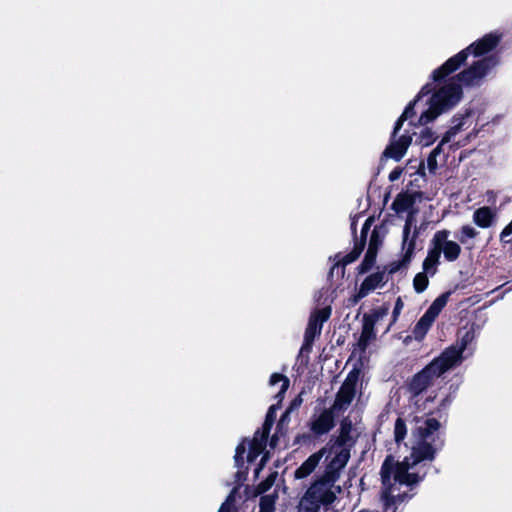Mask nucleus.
I'll use <instances>...</instances> for the list:
<instances>
[{
    "label": "nucleus",
    "mask_w": 512,
    "mask_h": 512,
    "mask_svg": "<svg viewBox=\"0 0 512 512\" xmlns=\"http://www.w3.org/2000/svg\"><path fill=\"white\" fill-rule=\"evenodd\" d=\"M495 220L496 213L488 206L480 207L473 213V222L480 228L491 227Z\"/></svg>",
    "instance_id": "5701e85b"
},
{
    "label": "nucleus",
    "mask_w": 512,
    "mask_h": 512,
    "mask_svg": "<svg viewBox=\"0 0 512 512\" xmlns=\"http://www.w3.org/2000/svg\"><path fill=\"white\" fill-rule=\"evenodd\" d=\"M502 34L498 32H490L485 34L482 38L474 41L465 49H468V56L473 55L474 57H485L490 52L494 51L500 44Z\"/></svg>",
    "instance_id": "6e6552de"
},
{
    "label": "nucleus",
    "mask_w": 512,
    "mask_h": 512,
    "mask_svg": "<svg viewBox=\"0 0 512 512\" xmlns=\"http://www.w3.org/2000/svg\"><path fill=\"white\" fill-rule=\"evenodd\" d=\"M428 276H430L429 273H426L424 271L419 272L414 276L413 287L415 292L422 293L427 289L429 285Z\"/></svg>",
    "instance_id": "4c0bfd02"
},
{
    "label": "nucleus",
    "mask_w": 512,
    "mask_h": 512,
    "mask_svg": "<svg viewBox=\"0 0 512 512\" xmlns=\"http://www.w3.org/2000/svg\"><path fill=\"white\" fill-rule=\"evenodd\" d=\"M473 114L472 109H466L464 113H458L451 119L452 126L444 133L441 143L445 145L450 142L451 139L463 129L465 120Z\"/></svg>",
    "instance_id": "6ab92c4d"
},
{
    "label": "nucleus",
    "mask_w": 512,
    "mask_h": 512,
    "mask_svg": "<svg viewBox=\"0 0 512 512\" xmlns=\"http://www.w3.org/2000/svg\"><path fill=\"white\" fill-rule=\"evenodd\" d=\"M281 382V388L279 392L275 395V399L277 400V403L275 405H279V408L282 405V401L285 397L286 391L289 389L290 386V380L287 376L281 374V373H273L270 376L269 384L270 385H276L277 383Z\"/></svg>",
    "instance_id": "cd10ccee"
},
{
    "label": "nucleus",
    "mask_w": 512,
    "mask_h": 512,
    "mask_svg": "<svg viewBox=\"0 0 512 512\" xmlns=\"http://www.w3.org/2000/svg\"><path fill=\"white\" fill-rule=\"evenodd\" d=\"M452 294V291H446L442 294H440L428 307V309L425 311L426 314H428L431 318L436 320V318L439 316L441 311L445 308L447 305L449 298Z\"/></svg>",
    "instance_id": "bb28decb"
},
{
    "label": "nucleus",
    "mask_w": 512,
    "mask_h": 512,
    "mask_svg": "<svg viewBox=\"0 0 512 512\" xmlns=\"http://www.w3.org/2000/svg\"><path fill=\"white\" fill-rule=\"evenodd\" d=\"M366 296H367L366 294H361V289L359 288L357 293L354 294L353 296H351L348 299V305L347 306H354V305H356L361 299H363Z\"/></svg>",
    "instance_id": "052dcab7"
},
{
    "label": "nucleus",
    "mask_w": 512,
    "mask_h": 512,
    "mask_svg": "<svg viewBox=\"0 0 512 512\" xmlns=\"http://www.w3.org/2000/svg\"><path fill=\"white\" fill-rule=\"evenodd\" d=\"M416 195L408 192H400L394 199L391 209L396 213H402L413 207Z\"/></svg>",
    "instance_id": "393cba45"
},
{
    "label": "nucleus",
    "mask_w": 512,
    "mask_h": 512,
    "mask_svg": "<svg viewBox=\"0 0 512 512\" xmlns=\"http://www.w3.org/2000/svg\"><path fill=\"white\" fill-rule=\"evenodd\" d=\"M277 477V472H272L268 477L262 480L257 486L256 491L258 494H263L271 489Z\"/></svg>",
    "instance_id": "37998d69"
},
{
    "label": "nucleus",
    "mask_w": 512,
    "mask_h": 512,
    "mask_svg": "<svg viewBox=\"0 0 512 512\" xmlns=\"http://www.w3.org/2000/svg\"><path fill=\"white\" fill-rule=\"evenodd\" d=\"M503 248L507 245H512V234L508 233L503 239H499Z\"/></svg>",
    "instance_id": "69168bd1"
},
{
    "label": "nucleus",
    "mask_w": 512,
    "mask_h": 512,
    "mask_svg": "<svg viewBox=\"0 0 512 512\" xmlns=\"http://www.w3.org/2000/svg\"><path fill=\"white\" fill-rule=\"evenodd\" d=\"M451 356L440 354L406 381V389L412 397H418L433 381L452 369Z\"/></svg>",
    "instance_id": "f03ea898"
},
{
    "label": "nucleus",
    "mask_w": 512,
    "mask_h": 512,
    "mask_svg": "<svg viewBox=\"0 0 512 512\" xmlns=\"http://www.w3.org/2000/svg\"><path fill=\"white\" fill-rule=\"evenodd\" d=\"M365 248L364 241H358L356 240L354 243L353 249L347 253L345 256L342 257L341 260H339L329 271V277H332L334 270L337 269V273H341V277H344L345 274V267L348 264L353 263L356 261L361 253L363 252Z\"/></svg>",
    "instance_id": "dca6fc26"
},
{
    "label": "nucleus",
    "mask_w": 512,
    "mask_h": 512,
    "mask_svg": "<svg viewBox=\"0 0 512 512\" xmlns=\"http://www.w3.org/2000/svg\"><path fill=\"white\" fill-rule=\"evenodd\" d=\"M353 430L352 421L345 417L340 422L339 435L332 443L329 451H333L336 446H348L353 447L356 443V439L352 437L351 432Z\"/></svg>",
    "instance_id": "4468645a"
},
{
    "label": "nucleus",
    "mask_w": 512,
    "mask_h": 512,
    "mask_svg": "<svg viewBox=\"0 0 512 512\" xmlns=\"http://www.w3.org/2000/svg\"><path fill=\"white\" fill-rule=\"evenodd\" d=\"M451 402L452 399L450 395L446 396L444 399L441 400L437 409L435 411H431L429 415H438L439 418H442V412H446ZM445 415H447V413H445Z\"/></svg>",
    "instance_id": "8fccbe9b"
},
{
    "label": "nucleus",
    "mask_w": 512,
    "mask_h": 512,
    "mask_svg": "<svg viewBox=\"0 0 512 512\" xmlns=\"http://www.w3.org/2000/svg\"><path fill=\"white\" fill-rule=\"evenodd\" d=\"M365 248L364 241H358L356 240L354 243L353 249L347 253L345 256L342 257L341 260H339L329 271V277H332L334 270L337 269V273H341V277H344L345 274V267L348 264L353 263L356 261L361 253L363 252Z\"/></svg>",
    "instance_id": "2eb2a0df"
},
{
    "label": "nucleus",
    "mask_w": 512,
    "mask_h": 512,
    "mask_svg": "<svg viewBox=\"0 0 512 512\" xmlns=\"http://www.w3.org/2000/svg\"><path fill=\"white\" fill-rule=\"evenodd\" d=\"M334 483H328L320 476L315 480L302 496L297 509L298 512H318L321 505H331L336 500L332 491Z\"/></svg>",
    "instance_id": "7ed1b4c3"
},
{
    "label": "nucleus",
    "mask_w": 512,
    "mask_h": 512,
    "mask_svg": "<svg viewBox=\"0 0 512 512\" xmlns=\"http://www.w3.org/2000/svg\"><path fill=\"white\" fill-rule=\"evenodd\" d=\"M260 512H275V498L264 495L259 502Z\"/></svg>",
    "instance_id": "c03bdc74"
},
{
    "label": "nucleus",
    "mask_w": 512,
    "mask_h": 512,
    "mask_svg": "<svg viewBox=\"0 0 512 512\" xmlns=\"http://www.w3.org/2000/svg\"><path fill=\"white\" fill-rule=\"evenodd\" d=\"M247 438H243L242 441L237 445L234 455V463L238 469L245 468L244 455L246 453Z\"/></svg>",
    "instance_id": "e433bc0d"
},
{
    "label": "nucleus",
    "mask_w": 512,
    "mask_h": 512,
    "mask_svg": "<svg viewBox=\"0 0 512 512\" xmlns=\"http://www.w3.org/2000/svg\"><path fill=\"white\" fill-rule=\"evenodd\" d=\"M373 222H374V218L373 217H369V218L366 219V221L364 222V224L362 226L361 238L358 241H364V245H366L367 234H368V232L370 230V227H371Z\"/></svg>",
    "instance_id": "603ef678"
},
{
    "label": "nucleus",
    "mask_w": 512,
    "mask_h": 512,
    "mask_svg": "<svg viewBox=\"0 0 512 512\" xmlns=\"http://www.w3.org/2000/svg\"><path fill=\"white\" fill-rule=\"evenodd\" d=\"M444 446V440L440 439L437 435L436 438H432V441L419 440L412 447L410 456H407L411 461L412 465L417 467L425 461L432 462L436 458L438 450H441Z\"/></svg>",
    "instance_id": "39448f33"
},
{
    "label": "nucleus",
    "mask_w": 512,
    "mask_h": 512,
    "mask_svg": "<svg viewBox=\"0 0 512 512\" xmlns=\"http://www.w3.org/2000/svg\"><path fill=\"white\" fill-rule=\"evenodd\" d=\"M441 423L435 417H427L422 425L416 428L417 437L419 440L428 441L430 438H434V434L439 431Z\"/></svg>",
    "instance_id": "4be33fe9"
},
{
    "label": "nucleus",
    "mask_w": 512,
    "mask_h": 512,
    "mask_svg": "<svg viewBox=\"0 0 512 512\" xmlns=\"http://www.w3.org/2000/svg\"><path fill=\"white\" fill-rule=\"evenodd\" d=\"M408 120L406 117H404L402 114L400 115V117L396 120L395 124H394V127H393V131L391 133V136L393 137H397L399 131L401 130L402 126H403V123Z\"/></svg>",
    "instance_id": "bf43d9fd"
},
{
    "label": "nucleus",
    "mask_w": 512,
    "mask_h": 512,
    "mask_svg": "<svg viewBox=\"0 0 512 512\" xmlns=\"http://www.w3.org/2000/svg\"><path fill=\"white\" fill-rule=\"evenodd\" d=\"M280 437H284V435H281V433H278V431L276 430L269 441V445L271 448L274 449L277 446V443H278V440Z\"/></svg>",
    "instance_id": "0e129e2a"
},
{
    "label": "nucleus",
    "mask_w": 512,
    "mask_h": 512,
    "mask_svg": "<svg viewBox=\"0 0 512 512\" xmlns=\"http://www.w3.org/2000/svg\"><path fill=\"white\" fill-rule=\"evenodd\" d=\"M268 439L269 437L264 435L259 441L257 439L248 440L249 450L247 453V461L249 463H253L260 454L264 453Z\"/></svg>",
    "instance_id": "c85d7f7f"
},
{
    "label": "nucleus",
    "mask_w": 512,
    "mask_h": 512,
    "mask_svg": "<svg viewBox=\"0 0 512 512\" xmlns=\"http://www.w3.org/2000/svg\"><path fill=\"white\" fill-rule=\"evenodd\" d=\"M359 370L358 369H352L344 382L342 383V386L347 387L352 390H356L357 382L359 380Z\"/></svg>",
    "instance_id": "49530a36"
},
{
    "label": "nucleus",
    "mask_w": 512,
    "mask_h": 512,
    "mask_svg": "<svg viewBox=\"0 0 512 512\" xmlns=\"http://www.w3.org/2000/svg\"><path fill=\"white\" fill-rule=\"evenodd\" d=\"M441 255L438 249L431 245L428 249L427 256L422 263L423 271L429 273L430 276H434L438 271V265L440 264Z\"/></svg>",
    "instance_id": "a878e982"
},
{
    "label": "nucleus",
    "mask_w": 512,
    "mask_h": 512,
    "mask_svg": "<svg viewBox=\"0 0 512 512\" xmlns=\"http://www.w3.org/2000/svg\"><path fill=\"white\" fill-rule=\"evenodd\" d=\"M233 502H234V495H233V492H231L229 494V496L227 497V499L225 500V502H223L220 506V509L218 512H237L236 511V508L233 506Z\"/></svg>",
    "instance_id": "3c124183"
},
{
    "label": "nucleus",
    "mask_w": 512,
    "mask_h": 512,
    "mask_svg": "<svg viewBox=\"0 0 512 512\" xmlns=\"http://www.w3.org/2000/svg\"><path fill=\"white\" fill-rule=\"evenodd\" d=\"M411 135L405 133L400 137L390 136L389 144L386 146L380 157V166H383L387 159L400 161L406 154L409 146L411 145Z\"/></svg>",
    "instance_id": "0eeeda50"
},
{
    "label": "nucleus",
    "mask_w": 512,
    "mask_h": 512,
    "mask_svg": "<svg viewBox=\"0 0 512 512\" xmlns=\"http://www.w3.org/2000/svg\"><path fill=\"white\" fill-rule=\"evenodd\" d=\"M351 449L352 447L348 446H336L333 450V453L335 454L333 457L334 460L341 463L343 466H346L351 456ZM330 452L332 453V451Z\"/></svg>",
    "instance_id": "ea45409f"
},
{
    "label": "nucleus",
    "mask_w": 512,
    "mask_h": 512,
    "mask_svg": "<svg viewBox=\"0 0 512 512\" xmlns=\"http://www.w3.org/2000/svg\"><path fill=\"white\" fill-rule=\"evenodd\" d=\"M248 475V467H245L243 469H238V471L235 473V481L238 485H241L246 479Z\"/></svg>",
    "instance_id": "4d7b16f0"
},
{
    "label": "nucleus",
    "mask_w": 512,
    "mask_h": 512,
    "mask_svg": "<svg viewBox=\"0 0 512 512\" xmlns=\"http://www.w3.org/2000/svg\"><path fill=\"white\" fill-rule=\"evenodd\" d=\"M410 497L411 496L408 493H406V492H403L401 494L395 495L397 504L402 503L403 501L409 499Z\"/></svg>",
    "instance_id": "774afa93"
},
{
    "label": "nucleus",
    "mask_w": 512,
    "mask_h": 512,
    "mask_svg": "<svg viewBox=\"0 0 512 512\" xmlns=\"http://www.w3.org/2000/svg\"><path fill=\"white\" fill-rule=\"evenodd\" d=\"M314 341H315V339L304 335V341L301 346L300 352L301 353H310L312 351Z\"/></svg>",
    "instance_id": "6e6d98bb"
},
{
    "label": "nucleus",
    "mask_w": 512,
    "mask_h": 512,
    "mask_svg": "<svg viewBox=\"0 0 512 512\" xmlns=\"http://www.w3.org/2000/svg\"><path fill=\"white\" fill-rule=\"evenodd\" d=\"M434 321L435 320L433 318L424 313L413 328L414 338L416 340H422L430 330Z\"/></svg>",
    "instance_id": "c756f323"
},
{
    "label": "nucleus",
    "mask_w": 512,
    "mask_h": 512,
    "mask_svg": "<svg viewBox=\"0 0 512 512\" xmlns=\"http://www.w3.org/2000/svg\"><path fill=\"white\" fill-rule=\"evenodd\" d=\"M468 49H463L454 56L447 59L441 66L436 68L432 74L431 79L433 82H441L449 75L457 71L463 66L468 58Z\"/></svg>",
    "instance_id": "1a4fd4ad"
},
{
    "label": "nucleus",
    "mask_w": 512,
    "mask_h": 512,
    "mask_svg": "<svg viewBox=\"0 0 512 512\" xmlns=\"http://www.w3.org/2000/svg\"><path fill=\"white\" fill-rule=\"evenodd\" d=\"M376 337L375 326L362 319V330L355 349L359 350L361 353H365L370 343L374 341Z\"/></svg>",
    "instance_id": "412c9836"
},
{
    "label": "nucleus",
    "mask_w": 512,
    "mask_h": 512,
    "mask_svg": "<svg viewBox=\"0 0 512 512\" xmlns=\"http://www.w3.org/2000/svg\"><path fill=\"white\" fill-rule=\"evenodd\" d=\"M403 171H404V169L402 167H399V166L395 167L389 173V176H388L389 181L394 182V181L398 180L401 177Z\"/></svg>",
    "instance_id": "680f3d73"
},
{
    "label": "nucleus",
    "mask_w": 512,
    "mask_h": 512,
    "mask_svg": "<svg viewBox=\"0 0 512 512\" xmlns=\"http://www.w3.org/2000/svg\"><path fill=\"white\" fill-rule=\"evenodd\" d=\"M434 90L432 83H426L415 96L416 101H420L423 97L431 94Z\"/></svg>",
    "instance_id": "5fc2aeb1"
},
{
    "label": "nucleus",
    "mask_w": 512,
    "mask_h": 512,
    "mask_svg": "<svg viewBox=\"0 0 512 512\" xmlns=\"http://www.w3.org/2000/svg\"><path fill=\"white\" fill-rule=\"evenodd\" d=\"M302 398L301 395L296 396L294 399L291 400L289 406L286 408L285 411L291 414L292 411L298 409L302 404Z\"/></svg>",
    "instance_id": "13d9d810"
},
{
    "label": "nucleus",
    "mask_w": 512,
    "mask_h": 512,
    "mask_svg": "<svg viewBox=\"0 0 512 512\" xmlns=\"http://www.w3.org/2000/svg\"><path fill=\"white\" fill-rule=\"evenodd\" d=\"M407 435V426L403 418L398 417L394 425V440L397 444L401 443Z\"/></svg>",
    "instance_id": "a19ab883"
},
{
    "label": "nucleus",
    "mask_w": 512,
    "mask_h": 512,
    "mask_svg": "<svg viewBox=\"0 0 512 512\" xmlns=\"http://www.w3.org/2000/svg\"><path fill=\"white\" fill-rule=\"evenodd\" d=\"M330 316V306L321 309H315L309 317L304 335L316 339V337L320 336L323 324L330 318Z\"/></svg>",
    "instance_id": "f8f14e48"
},
{
    "label": "nucleus",
    "mask_w": 512,
    "mask_h": 512,
    "mask_svg": "<svg viewBox=\"0 0 512 512\" xmlns=\"http://www.w3.org/2000/svg\"><path fill=\"white\" fill-rule=\"evenodd\" d=\"M499 60L497 54L482 57L433 92L428 100V109L422 112L419 117V125L426 126L442 113L454 108L463 97L461 84L467 87L478 86L480 81L499 64Z\"/></svg>",
    "instance_id": "f257e3e1"
},
{
    "label": "nucleus",
    "mask_w": 512,
    "mask_h": 512,
    "mask_svg": "<svg viewBox=\"0 0 512 512\" xmlns=\"http://www.w3.org/2000/svg\"><path fill=\"white\" fill-rule=\"evenodd\" d=\"M384 272H375L368 275L360 285L361 294L368 295L378 287H382L386 283Z\"/></svg>",
    "instance_id": "b1692460"
},
{
    "label": "nucleus",
    "mask_w": 512,
    "mask_h": 512,
    "mask_svg": "<svg viewBox=\"0 0 512 512\" xmlns=\"http://www.w3.org/2000/svg\"><path fill=\"white\" fill-rule=\"evenodd\" d=\"M479 232L470 225H464L460 228L459 232L455 234L456 239L465 244L468 239H474L478 236Z\"/></svg>",
    "instance_id": "c9c22d12"
},
{
    "label": "nucleus",
    "mask_w": 512,
    "mask_h": 512,
    "mask_svg": "<svg viewBox=\"0 0 512 512\" xmlns=\"http://www.w3.org/2000/svg\"><path fill=\"white\" fill-rule=\"evenodd\" d=\"M473 335L470 331H467L461 338L460 345H451L443 350L441 354H448L451 356L452 369L461 364L463 360V352L467 348L468 344L472 341Z\"/></svg>",
    "instance_id": "a211bd4d"
},
{
    "label": "nucleus",
    "mask_w": 512,
    "mask_h": 512,
    "mask_svg": "<svg viewBox=\"0 0 512 512\" xmlns=\"http://www.w3.org/2000/svg\"><path fill=\"white\" fill-rule=\"evenodd\" d=\"M382 241L380 240L379 234L376 229L372 231L368 249L365 253L364 259L362 262L357 266V274L363 275L369 272L376 263V258L378 254L379 246L381 245Z\"/></svg>",
    "instance_id": "9d476101"
},
{
    "label": "nucleus",
    "mask_w": 512,
    "mask_h": 512,
    "mask_svg": "<svg viewBox=\"0 0 512 512\" xmlns=\"http://www.w3.org/2000/svg\"><path fill=\"white\" fill-rule=\"evenodd\" d=\"M429 469H430V465L427 466L426 464H422L419 467L418 471H416V472L408 471L406 478L403 481L402 485L412 487V486L420 483L426 477Z\"/></svg>",
    "instance_id": "2f4dec72"
},
{
    "label": "nucleus",
    "mask_w": 512,
    "mask_h": 512,
    "mask_svg": "<svg viewBox=\"0 0 512 512\" xmlns=\"http://www.w3.org/2000/svg\"><path fill=\"white\" fill-rule=\"evenodd\" d=\"M419 236V229L417 227L414 228V231L411 235V239L409 240L408 245L405 247L402 245V250L404 251L402 258L397 261L391 262L388 266V273L390 275H393L397 273L402 268H407L409 264L411 263L412 259L415 255V249H416V240Z\"/></svg>",
    "instance_id": "9b49d317"
},
{
    "label": "nucleus",
    "mask_w": 512,
    "mask_h": 512,
    "mask_svg": "<svg viewBox=\"0 0 512 512\" xmlns=\"http://www.w3.org/2000/svg\"><path fill=\"white\" fill-rule=\"evenodd\" d=\"M269 459V452H264L259 463L257 464V467H259V469H263L264 466L266 465V462L268 461Z\"/></svg>",
    "instance_id": "338daca9"
},
{
    "label": "nucleus",
    "mask_w": 512,
    "mask_h": 512,
    "mask_svg": "<svg viewBox=\"0 0 512 512\" xmlns=\"http://www.w3.org/2000/svg\"><path fill=\"white\" fill-rule=\"evenodd\" d=\"M336 411L332 408L324 409L319 416L310 424V430L316 436L328 433L335 426Z\"/></svg>",
    "instance_id": "ddd939ff"
},
{
    "label": "nucleus",
    "mask_w": 512,
    "mask_h": 512,
    "mask_svg": "<svg viewBox=\"0 0 512 512\" xmlns=\"http://www.w3.org/2000/svg\"><path fill=\"white\" fill-rule=\"evenodd\" d=\"M351 449L352 447L348 446H336L333 450V453L335 454L333 457L334 460L341 463L343 466H346L351 456ZM330 452L332 453V451Z\"/></svg>",
    "instance_id": "58836bf2"
},
{
    "label": "nucleus",
    "mask_w": 512,
    "mask_h": 512,
    "mask_svg": "<svg viewBox=\"0 0 512 512\" xmlns=\"http://www.w3.org/2000/svg\"><path fill=\"white\" fill-rule=\"evenodd\" d=\"M355 395L356 390L341 385L331 406L332 410H335L337 413L346 410L352 403Z\"/></svg>",
    "instance_id": "aec40b11"
},
{
    "label": "nucleus",
    "mask_w": 512,
    "mask_h": 512,
    "mask_svg": "<svg viewBox=\"0 0 512 512\" xmlns=\"http://www.w3.org/2000/svg\"><path fill=\"white\" fill-rule=\"evenodd\" d=\"M393 488L394 485H382L381 501L385 511L393 507V512H396L397 502L395 495L393 494Z\"/></svg>",
    "instance_id": "473e14b6"
},
{
    "label": "nucleus",
    "mask_w": 512,
    "mask_h": 512,
    "mask_svg": "<svg viewBox=\"0 0 512 512\" xmlns=\"http://www.w3.org/2000/svg\"><path fill=\"white\" fill-rule=\"evenodd\" d=\"M437 157H434L432 155H428L427 157V168L430 173H435L437 169Z\"/></svg>",
    "instance_id": "e2e57ef3"
},
{
    "label": "nucleus",
    "mask_w": 512,
    "mask_h": 512,
    "mask_svg": "<svg viewBox=\"0 0 512 512\" xmlns=\"http://www.w3.org/2000/svg\"><path fill=\"white\" fill-rule=\"evenodd\" d=\"M327 448L323 447L319 451L311 454L296 470H295V478L296 479H304L308 477L318 466L322 457L326 453Z\"/></svg>",
    "instance_id": "f3484780"
},
{
    "label": "nucleus",
    "mask_w": 512,
    "mask_h": 512,
    "mask_svg": "<svg viewBox=\"0 0 512 512\" xmlns=\"http://www.w3.org/2000/svg\"><path fill=\"white\" fill-rule=\"evenodd\" d=\"M345 468L341 463L332 458L325 466L324 473L321 475L328 483H336L340 477L341 471Z\"/></svg>",
    "instance_id": "7c9ffc66"
},
{
    "label": "nucleus",
    "mask_w": 512,
    "mask_h": 512,
    "mask_svg": "<svg viewBox=\"0 0 512 512\" xmlns=\"http://www.w3.org/2000/svg\"><path fill=\"white\" fill-rule=\"evenodd\" d=\"M414 468L415 465H412L407 456L402 461H396L394 456L389 454L385 457L380 468L381 483L382 485H394L393 478L394 482L402 485L408 471Z\"/></svg>",
    "instance_id": "20e7f679"
},
{
    "label": "nucleus",
    "mask_w": 512,
    "mask_h": 512,
    "mask_svg": "<svg viewBox=\"0 0 512 512\" xmlns=\"http://www.w3.org/2000/svg\"><path fill=\"white\" fill-rule=\"evenodd\" d=\"M279 409V405H271L268 408V411L266 413L264 423L262 425L263 427V434L266 437H269L271 429L275 423L276 420V411Z\"/></svg>",
    "instance_id": "f704fd0d"
},
{
    "label": "nucleus",
    "mask_w": 512,
    "mask_h": 512,
    "mask_svg": "<svg viewBox=\"0 0 512 512\" xmlns=\"http://www.w3.org/2000/svg\"><path fill=\"white\" fill-rule=\"evenodd\" d=\"M413 221H414L413 214L409 213L407 218H406L404 227H403V240H402V244H403L404 247L406 245H408L409 240L411 239L410 234H411V228H412V225H413Z\"/></svg>",
    "instance_id": "09e8293b"
},
{
    "label": "nucleus",
    "mask_w": 512,
    "mask_h": 512,
    "mask_svg": "<svg viewBox=\"0 0 512 512\" xmlns=\"http://www.w3.org/2000/svg\"><path fill=\"white\" fill-rule=\"evenodd\" d=\"M419 139H420V144L422 146L427 147V146L432 145L436 141L437 137L435 135V132L432 131L431 128L425 127L421 131V133L419 135Z\"/></svg>",
    "instance_id": "79ce46f5"
},
{
    "label": "nucleus",
    "mask_w": 512,
    "mask_h": 512,
    "mask_svg": "<svg viewBox=\"0 0 512 512\" xmlns=\"http://www.w3.org/2000/svg\"><path fill=\"white\" fill-rule=\"evenodd\" d=\"M389 309V304L383 303L380 307L372 309L369 313H365L362 319L375 326L379 320L388 315Z\"/></svg>",
    "instance_id": "72a5a7b5"
},
{
    "label": "nucleus",
    "mask_w": 512,
    "mask_h": 512,
    "mask_svg": "<svg viewBox=\"0 0 512 512\" xmlns=\"http://www.w3.org/2000/svg\"><path fill=\"white\" fill-rule=\"evenodd\" d=\"M289 423L290 413L284 411L276 424V430L278 431V433H281V435L286 436L289 428Z\"/></svg>",
    "instance_id": "a18cd8bd"
},
{
    "label": "nucleus",
    "mask_w": 512,
    "mask_h": 512,
    "mask_svg": "<svg viewBox=\"0 0 512 512\" xmlns=\"http://www.w3.org/2000/svg\"><path fill=\"white\" fill-rule=\"evenodd\" d=\"M449 235V230L437 231L431 240V245L438 249L440 255L443 253L446 261L454 262L461 254V246L455 241L448 240Z\"/></svg>",
    "instance_id": "423d86ee"
},
{
    "label": "nucleus",
    "mask_w": 512,
    "mask_h": 512,
    "mask_svg": "<svg viewBox=\"0 0 512 512\" xmlns=\"http://www.w3.org/2000/svg\"><path fill=\"white\" fill-rule=\"evenodd\" d=\"M403 307H404V303H403L401 297H398L395 301V305H394V308L392 311L391 321H390L388 327L386 328L385 332L390 331L391 327L397 322L398 317H399Z\"/></svg>",
    "instance_id": "de8ad7c7"
},
{
    "label": "nucleus",
    "mask_w": 512,
    "mask_h": 512,
    "mask_svg": "<svg viewBox=\"0 0 512 512\" xmlns=\"http://www.w3.org/2000/svg\"><path fill=\"white\" fill-rule=\"evenodd\" d=\"M417 102L418 101H416V98L410 101L405 107L404 111L402 112V115L407 119H411L413 116H415V105L417 104Z\"/></svg>",
    "instance_id": "864d4df0"
}]
</instances>
